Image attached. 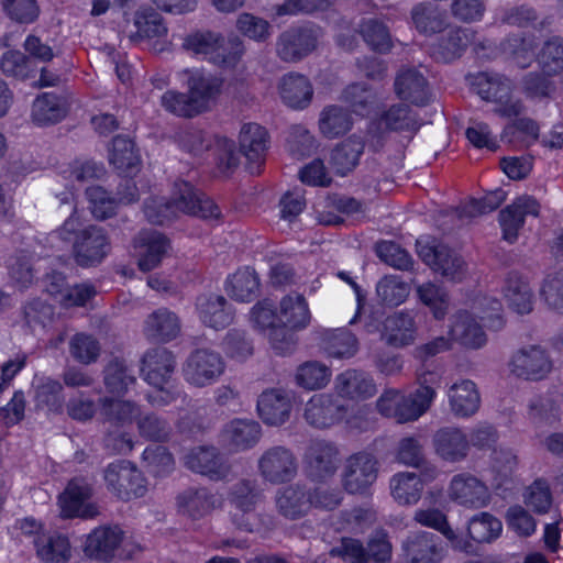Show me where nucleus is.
Segmentation results:
<instances>
[{
  "label": "nucleus",
  "mask_w": 563,
  "mask_h": 563,
  "mask_svg": "<svg viewBox=\"0 0 563 563\" xmlns=\"http://www.w3.org/2000/svg\"><path fill=\"white\" fill-rule=\"evenodd\" d=\"M60 202L70 207V213L64 223L49 234L51 239L71 245V254L78 266L88 268L100 265L111 251L107 230L96 224L82 225L77 217L71 194H65Z\"/></svg>",
  "instance_id": "1"
},
{
  "label": "nucleus",
  "mask_w": 563,
  "mask_h": 563,
  "mask_svg": "<svg viewBox=\"0 0 563 563\" xmlns=\"http://www.w3.org/2000/svg\"><path fill=\"white\" fill-rule=\"evenodd\" d=\"M222 81L202 71H192L188 78L189 92L174 90L162 96V106L179 117L192 118L209 107V102L220 92Z\"/></svg>",
  "instance_id": "2"
},
{
  "label": "nucleus",
  "mask_w": 563,
  "mask_h": 563,
  "mask_svg": "<svg viewBox=\"0 0 563 563\" xmlns=\"http://www.w3.org/2000/svg\"><path fill=\"white\" fill-rule=\"evenodd\" d=\"M472 88L483 100L495 103L494 112L499 117L517 118L525 111L522 101L511 96V84L507 78L479 73L474 77Z\"/></svg>",
  "instance_id": "3"
},
{
  "label": "nucleus",
  "mask_w": 563,
  "mask_h": 563,
  "mask_svg": "<svg viewBox=\"0 0 563 563\" xmlns=\"http://www.w3.org/2000/svg\"><path fill=\"white\" fill-rule=\"evenodd\" d=\"M416 249L421 261L445 279L460 283L465 278V261L448 245L437 243L435 240L418 239Z\"/></svg>",
  "instance_id": "4"
},
{
  "label": "nucleus",
  "mask_w": 563,
  "mask_h": 563,
  "mask_svg": "<svg viewBox=\"0 0 563 563\" xmlns=\"http://www.w3.org/2000/svg\"><path fill=\"white\" fill-rule=\"evenodd\" d=\"M320 35L316 24L290 26L277 36L275 53L285 63H299L317 48Z\"/></svg>",
  "instance_id": "5"
},
{
  "label": "nucleus",
  "mask_w": 563,
  "mask_h": 563,
  "mask_svg": "<svg viewBox=\"0 0 563 563\" xmlns=\"http://www.w3.org/2000/svg\"><path fill=\"white\" fill-rule=\"evenodd\" d=\"M303 462L307 477L323 483L336 473L341 463L340 450L332 441L313 439L306 449Z\"/></svg>",
  "instance_id": "6"
},
{
  "label": "nucleus",
  "mask_w": 563,
  "mask_h": 563,
  "mask_svg": "<svg viewBox=\"0 0 563 563\" xmlns=\"http://www.w3.org/2000/svg\"><path fill=\"white\" fill-rule=\"evenodd\" d=\"M257 471L264 482L272 485L290 483L298 474V460L289 448L274 445L260 456Z\"/></svg>",
  "instance_id": "7"
},
{
  "label": "nucleus",
  "mask_w": 563,
  "mask_h": 563,
  "mask_svg": "<svg viewBox=\"0 0 563 563\" xmlns=\"http://www.w3.org/2000/svg\"><path fill=\"white\" fill-rule=\"evenodd\" d=\"M379 463L369 452L361 451L346 459L342 473V485L352 495L366 494L376 482Z\"/></svg>",
  "instance_id": "8"
},
{
  "label": "nucleus",
  "mask_w": 563,
  "mask_h": 563,
  "mask_svg": "<svg viewBox=\"0 0 563 563\" xmlns=\"http://www.w3.org/2000/svg\"><path fill=\"white\" fill-rule=\"evenodd\" d=\"M169 200L177 216L184 213L203 220H218L221 216L220 208L214 201L186 180L175 183L173 197Z\"/></svg>",
  "instance_id": "9"
},
{
  "label": "nucleus",
  "mask_w": 563,
  "mask_h": 563,
  "mask_svg": "<svg viewBox=\"0 0 563 563\" xmlns=\"http://www.w3.org/2000/svg\"><path fill=\"white\" fill-rule=\"evenodd\" d=\"M93 496L92 485L85 477L70 479L58 497L60 514L64 518L91 519L99 515Z\"/></svg>",
  "instance_id": "10"
},
{
  "label": "nucleus",
  "mask_w": 563,
  "mask_h": 563,
  "mask_svg": "<svg viewBox=\"0 0 563 563\" xmlns=\"http://www.w3.org/2000/svg\"><path fill=\"white\" fill-rule=\"evenodd\" d=\"M108 488L120 499L139 498L146 493L145 479L129 461L111 463L104 471Z\"/></svg>",
  "instance_id": "11"
},
{
  "label": "nucleus",
  "mask_w": 563,
  "mask_h": 563,
  "mask_svg": "<svg viewBox=\"0 0 563 563\" xmlns=\"http://www.w3.org/2000/svg\"><path fill=\"white\" fill-rule=\"evenodd\" d=\"M225 363L220 353L210 349L192 351L185 364L184 375L188 383L205 387L214 383L223 373Z\"/></svg>",
  "instance_id": "12"
},
{
  "label": "nucleus",
  "mask_w": 563,
  "mask_h": 563,
  "mask_svg": "<svg viewBox=\"0 0 563 563\" xmlns=\"http://www.w3.org/2000/svg\"><path fill=\"white\" fill-rule=\"evenodd\" d=\"M346 413L347 406L338 396L324 393L310 398L305 406L303 418L311 427L325 429L342 421Z\"/></svg>",
  "instance_id": "13"
},
{
  "label": "nucleus",
  "mask_w": 563,
  "mask_h": 563,
  "mask_svg": "<svg viewBox=\"0 0 563 563\" xmlns=\"http://www.w3.org/2000/svg\"><path fill=\"white\" fill-rule=\"evenodd\" d=\"M133 246L139 255L140 271L147 273L159 266L170 250V241L156 230L143 229L134 236Z\"/></svg>",
  "instance_id": "14"
},
{
  "label": "nucleus",
  "mask_w": 563,
  "mask_h": 563,
  "mask_svg": "<svg viewBox=\"0 0 563 563\" xmlns=\"http://www.w3.org/2000/svg\"><path fill=\"white\" fill-rule=\"evenodd\" d=\"M275 507L278 515L287 520H299L312 509L310 487L303 483H295L277 489Z\"/></svg>",
  "instance_id": "15"
},
{
  "label": "nucleus",
  "mask_w": 563,
  "mask_h": 563,
  "mask_svg": "<svg viewBox=\"0 0 563 563\" xmlns=\"http://www.w3.org/2000/svg\"><path fill=\"white\" fill-rule=\"evenodd\" d=\"M511 372L529 380L543 379L552 369V362L544 349L531 345L519 350L510 361Z\"/></svg>",
  "instance_id": "16"
},
{
  "label": "nucleus",
  "mask_w": 563,
  "mask_h": 563,
  "mask_svg": "<svg viewBox=\"0 0 563 563\" xmlns=\"http://www.w3.org/2000/svg\"><path fill=\"white\" fill-rule=\"evenodd\" d=\"M474 35L475 32L471 29L449 24L432 44L431 55L437 62L451 63L465 53Z\"/></svg>",
  "instance_id": "17"
},
{
  "label": "nucleus",
  "mask_w": 563,
  "mask_h": 563,
  "mask_svg": "<svg viewBox=\"0 0 563 563\" xmlns=\"http://www.w3.org/2000/svg\"><path fill=\"white\" fill-rule=\"evenodd\" d=\"M291 410V396L284 389H266L258 396L257 413L267 426H283L289 420Z\"/></svg>",
  "instance_id": "18"
},
{
  "label": "nucleus",
  "mask_w": 563,
  "mask_h": 563,
  "mask_svg": "<svg viewBox=\"0 0 563 563\" xmlns=\"http://www.w3.org/2000/svg\"><path fill=\"white\" fill-rule=\"evenodd\" d=\"M267 131L257 123H246L240 131V152L247 159V169L260 175L267 150Z\"/></svg>",
  "instance_id": "19"
},
{
  "label": "nucleus",
  "mask_w": 563,
  "mask_h": 563,
  "mask_svg": "<svg viewBox=\"0 0 563 563\" xmlns=\"http://www.w3.org/2000/svg\"><path fill=\"white\" fill-rule=\"evenodd\" d=\"M450 497L456 504L467 508H482L490 501L487 486L477 477L465 473L452 478Z\"/></svg>",
  "instance_id": "20"
},
{
  "label": "nucleus",
  "mask_w": 563,
  "mask_h": 563,
  "mask_svg": "<svg viewBox=\"0 0 563 563\" xmlns=\"http://www.w3.org/2000/svg\"><path fill=\"white\" fill-rule=\"evenodd\" d=\"M540 203L532 196H520L511 205L499 212V222L504 239L512 243L517 240L519 230L525 224L526 216L538 217Z\"/></svg>",
  "instance_id": "21"
},
{
  "label": "nucleus",
  "mask_w": 563,
  "mask_h": 563,
  "mask_svg": "<svg viewBox=\"0 0 563 563\" xmlns=\"http://www.w3.org/2000/svg\"><path fill=\"white\" fill-rule=\"evenodd\" d=\"M417 324L409 311H397L383 320L382 340L391 347L402 349L417 339Z\"/></svg>",
  "instance_id": "22"
},
{
  "label": "nucleus",
  "mask_w": 563,
  "mask_h": 563,
  "mask_svg": "<svg viewBox=\"0 0 563 563\" xmlns=\"http://www.w3.org/2000/svg\"><path fill=\"white\" fill-rule=\"evenodd\" d=\"M189 470L209 477L212 481L225 478L230 473V465L218 449L199 446L186 456Z\"/></svg>",
  "instance_id": "23"
},
{
  "label": "nucleus",
  "mask_w": 563,
  "mask_h": 563,
  "mask_svg": "<svg viewBox=\"0 0 563 563\" xmlns=\"http://www.w3.org/2000/svg\"><path fill=\"white\" fill-rule=\"evenodd\" d=\"M334 388L338 396L355 401L366 400L377 393L372 376L364 371L354 368L339 374L334 380Z\"/></svg>",
  "instance_id": "24"
},
{
  "label": "nucleus",
  "mask_w": 563,
  "mask_h": 563,
  "mask_svg": "<svg viewBox=\"0 0 563 563\" xmlns=\"http://www.w3.org/2000/svg\"><path fill=\"white\" fill-rule=\"evenodd\" d=\"M196 309L201 322L214 330L227 328L234 318L231 305L221 295L202 294L198 296Z\"/></svg>",
  "instance_id": "25"
},
{
  "label": "nucleus",
  "mask_w": 563,
  "mask_h": 563,
  "mask_svg": "<svg viewBox=\"0 0 563 563\" xmlns=\"http://www.w3.org/2000/svg\"><path fill=\"white\" fill-rule=\"evenodd\" d=\"M142 372L150 385L163 390L175 371V356L166 347L158 346L148 350L142 357Z\"/></svg>",
  "instance_id": "26"
},
{
  "label": "nucleus",
  "mask_w": 563,
  "mask_h": 563,
  "mask_svg": "<svg viewBox=\"0 0 563 563\" xmlns=\"http://www.w3.org/2000/svg\"><path fill=\"white\" fill-rule=\"evenodd\" d=\"M440 538L428 531L410 533L402 542V551L410 563H435L442 556Z\"/></svg>",
  "instance_id": "27"
},
{
  "label": "nucleus",
  "mask_w": 563,
  "mask_h": 563,
  "mask_svg": "<svg viewBox=\"0 0 563 563\" xmlns=\"http://www.w3.org/2000/svg\"><path fill=\"white\" fill-rule=\"evenodd\" d=\"M123 540V531L119 527H99L87 536L84 552L90 559L109 561L115 555Z\"/></svg>",
  "instance_id": "28"
},
{
  "label": "nucleus",
  "mask_w": 563,
  "mask_h": 563,
  "mask_svg": "<svg viewBox=\"0 0 563 563\" xmlns=\"http://www.w3.org/2000/svg\"><path fill=\"white\" fill-rule=\"evenodd\" d=\"M396 95L401 100L422 107L429 103L431 92L426 77L416 68L401 69L394 82Z\"/></svg>",
  "instance_id": "29"
},
{
  "label": "nucleus",
  "mask_w": 563,
  "mask_h": 563,
  "mask_svg": "<svg viewBox=\"0 0 563 563\" xmlns=\"http://www.w3.org/2000/svg\"><path fill=\"white\" fill-rule=\"evenodd\" d=\"M435 453L448 462H460L467 456L470 442L466 434L455 427H444L432 437Z\"/></svg>",
  "instance_id": "30"
},
{
  "label": "nucleus",
  "mask_w": 563,
  "mask_h": 563,
  "mask_svg": "<svg viewBox=\"0 0 563 563\" xmlns=\"http://www.w3.org/2000/svg\"><path fill=\"white\" fill-rule=\"evenodd\" d=\"M143 332L152 342H169L178 336L180 320L175 312L167 308H159L147 316Z\"/></svg>",
  "instance_id": "31"
},
{
  "label": "nucleus",
  "mask_w": 563,
  "mask_h": 563,
  "mask_svg": "<svg viewBox=\"0 0 563 563\" xmlns=\"http://www.w3.org/2000/svg\"><path fill=\"white\" fill-rule=\"evenodd\" d=\"M176 504L179 514L197 520L214 508L216 497L207 487L191 486L177 495Z\"/></svg>",
  "instance_id": "32"
},
{
  "label": "nucleus",
  "mask_w": 563,
  "mask_h": 563,
  "mask_svg": "<svg viewBox=\"0 0 563 563\" xmlns=\"http://www.w3.org/2000/svg\"><path fill=\"white\" fill-rule=\"evenodd\" d=\"M415 519L422 526H427L440 531L451 543V547L460 552L466 554H476V545L466 538L459 536L450 527L446 517L443 512L438 509L418 510L415 515Z\"/></svg>",
  "instance_id": "33"
},
{
  "label": "nucleus",
  "mask_w": 563,
  "mask_h": 563,
  "mask_svg": "<svg viewBox=\"0 0 563 563\" xmlns=\"http://www.w3.org/2000/svg\"><path fill=\"white\" fill-rule=\"evenodd\" d=\"M410 19L417 32L426 36L441 33L449 26L446 12L429 1L415 4Z\"/></svg>",
  "instance_id": "34"
},
{
  "label": "nucleus",
  "mask_w": 563,
  "mask_h": 563,
  "mask_svg": "<svg viewBox=\"0 0 563 563\" xmlns=\"http://www.w3.org/2000/svg\"><path fill=\"white\" fill-rule=\"evenodd\" d=\"M278 88L283 101L294 109L308 107L313 96V89L309 79L298 73L284 75Z\"/></svg>",
  "instance_id": "35"
},
{
  "label": "nucleus",
  "mask_w": 563,
  "mask_h": 563,
  "mask_svg": "<svg viewBox=\"0 0 563 563\" xmlns=\"http://www.w3.org/2000/svg\"><path fill=\"white\" fill-rule=\"evenodd\" d=\"M222 435L232 450L244 451L260 441L262 428L255 420L234 419L225 424Z\"/></svg>",
  "instance_id": "36"
},
{
  "label": "nucleus",
  "mask_w": 563,
  "mask_h": 563,
  "mask_svg": "<svg viewBox=\"0 0 563 563\" xmlns=\"http://www.w3.org/2000/svg\"><path fill=\"white\" fill-rule=\"evenodd\" d=\"M364 148L362 139L354 135L340 142L330 153L331 168L340 176L347 175L358 165Z\"/></svg>",
  "instance_id": "37"
},
{
  "label": "nucleus",
  "mask_w": 563,
  "mask_h": 563,
  "mask_svg": "<svg viewBox=\"0 0 563 563\" xmlns=\"http://www.w3.org/2000/svg\"><path fill=\"white\" fill-rule=\"evenodd\" d=\"M450 407L455 417L468 418L481 406V396L474 382L464 379L454 384L449 390Z\"/></svg>",
  "instance_id": "38"
},
{
  "label": "nucleus",
  "mask_w": 563,
  "mask_h": 563,
  "mask_svg": "<svg viewBox=\"0 0 563 563\" xmlns=\"http://www.w3.org/2000/svg\"><path fill=\"white\" fill-rule=\"evenodd\" d=\"M110 163L120 174L134 176L140 170L141 158L134 142L122 135L112 140V148L109 155Z\"/></svg>",
  "instance_id": "39"
},
{
  "label": "nucleus",
  "mask_w": 563,
  "mask_h": 563,
  "mask_svg": "<svg viewBox=\"0 0 563 563\" xmlns=\"http://www.w3.org/2000/svg\"><path fill=\"white\" fill-rule=\"evenodd\" d=\"M103 384L109 394L123 396L136 382L132 369L124 358L114 356L108 361L103 371Z\"/></svg>",
  "instance_id": "40"
},
{
  "label": "nucleus",
  "mask_w": 563,
  "mask_h": 563,
  "mask_svg": "<svg viewBox=\"0 0 563 563\" xmlns=\"http://www.w3.org/2000/svg\"><path fill=\"white\" fill-rule=\"evenodd\" d=\"M310 318L308 303L302 295L290 294L280 300L278 321L290 329H305L309 324Z\"/></svg>",
  "instance_id": "41"
},
{
  "label": "nucleus",
  "mask_w": 563,
  "mask_h": 563,
  "mask_svg": "<svg viewBox=\"0 0 563 563\" xmlns=\"http://www.w3.org/2000/svg\"><path fill=\"white\" fill-rule=\"evenodd\" d=\"M320 344L330 357L349 358L357 351L356 336L345 328L325 330L321 334Z\"/></svg>",
  "instance_id": "42"
},
{
  "label": "nucleus",
  "mask_w": 563,
  "mask_h": 563,
  "mask_svg": "<svg viewBox=\"0 0 563 563\" xmlns=\"http://www.w3.org/2000/svg\"><path fill=\"white\" fill-rule=\"evenodd\" d=\"M378 128L391 132H416L419 123L416 113L408 104H393L378 119Z\"/></svg>",
  "instance_id": "43"
},
{
  "label": "nucleus",
  "mask_w": 563,
  "mask_h": 563,
  "mask_svg": "<svg viewBox=\"0 0 563 563\" xmlns=\"http://www.w3.org/2000/svg\"><path fill=\"white\" fill-rule=\"evenodd\" d=\"M509 307L519 314L532 311V291L527 282L517 272H510L504 287Z\"/></svg>",
  "instance_id": "44"
},
{
  "label": "nucleus",
  "mask_w": 563,
  "mask_h": 563,
  "mask_svg": "<svg viewBox=\"0 0 563 563\" xmlns=\"http://www.w3.org/2000/svg\"><path fill=\"white\" fill-rule=\"evenodd\" d=\"M264 499V492L256 479L242 478L229 492V501L239 511H254Z\"/></svg>",
  "instance_id": "45"
},
{
  "label": "nucleus",
  "mask_w": 563,
  "mask_h": 563,
  "mask_svg": "<svg viewBox=\"0 0 563 563\" xmlns=\"http://www.w3.org/2000/svg\"><path fill=\"white\" fill-rule=\"evenodd\" d=\"M453 340L468 349H479L486 343L482 327L468 314L460 313L451 327Z\"/></svg>",
  "instance_id": "46"
},
{
  "label": "nucleus",
  "mask_w": 563,
  "mask_h": 563,
  "mask_svg": "<svg viewBox=\"0 0 563 563\" xmlns=\"http://www.w3.org/2000/svg\"><path fill=\"white\" fill-rule=\"evenodd\" d=\"M358 32L374 52L386 54L394 46L388 26L376 18L363 19Z\"/></svg>",
  "instance_id": "47"
},
{
  "label": "nucleus",
  "mask_w": 563,
  "mask_h": 563,
  "mask_svg": "<svg viewBox=\"0 0 563 563\" xmlns=\"http://www.w3.org/2000/svg\"><path fill=\"white\" fill-rule=\"evenodd\" d=\"M134 25L137 31L130 35L133 42L143 38L162 37L167 33L163 16L153 8L137 10L134 13Z\"/></svg>",
  "instance_id": "48"
},
{
  "label": "nucleus",
  "mask_w": 563,
  "mask_h": 563,
  "mask_svg": "<svg viewBox=\"0 0 563 563\" xmlns=\"http://www.w3.org/2000/svg\"><path fill=\"white\" fill-rule=\"evenodd\" d=\"M66 113V108L54 93L45 92L38 96L32 106V119L37 125L55 124L63 120Z\"/></svg>",
  "instance_id": "49"
},
{
  "label": "nucleus",
  "mask_w": 563,
  "mask_h": 563,
  "mask_svg": "<svg viewBox=\"0 0 563 563\" xmlns=\"http://www.w3.org/2000/svg\"><path fill=\"white\" fill-rule=\"evenodd\" d=\"M391 495L401 505L418 503L423 489V482L416 473H398L390 481Z\"/></svg>",
  "instance_id": "50"
},
{
  "label": "nucleus",
  "mask_w": 563,
  "mask_h": 563,
  "mask_svg": "<svg viewBox=\"0 0 563 563\" xmlns=\"http://www.w3.org/2000/svg\"><path fill=\"white\" fill-rule=\"evenodd\" d=\"M224 36L210 30H197L186 35L183 48L194 55H209L223 49Z\"/></svg>",
  "instance_id": "51"
},
{
  "label": "nucleus",
  "mask_w": 563,
  "mask_h": 563,
  "mask_svg": "<svg viewBox=\"0 0 563 563\" xmlns=\"http://www.w3.org/2000/svg\"><path fill=\"white\" fill-rule=\"evenodd\" d=\"M503 530L501 521L489 512H481L468 520L467 537L476 543H490Z\"/></svg>",
  "instance_id": "52"
},
{
  "label": "nucleus",
  "mask_w": 563,
  "mask_h": 563,
  "mask_svg": "<svg viewBox=\"0 0 563 563\" xmlns=\"http://www.w3.org/2000/svg\"><path fill=\"white\" fill-rule=\"evenodd\" d=\"M331 378V369L318 362L308 361L296 369L295 382L297 386L306 390H318L324 388Z\"/></svg>",
  "instance_id": "53"
},
{
  "label": "nucleus",
  "mask_w": 563,
  "mask_h": 563,
  "mask_svg": "<svg viewBox=\"0 0 563 563\" xmlns=\"http://www.w3.org/2000/svg\"><path fill=\"white\" fill-rule=\"evenodd\" d=\"M100 413L106 421L114 424L130 423L136 420L140 408L130 400H121L112 397H102L99 399Z\"/></svg>",
  "instance_id": "54"
},
{
  "label": "nucleus",
  "mask_w": 563,
  "mask_h": 563,
  "mask_svg": "<svg viewBox=\"0 0 563 563\" xmlns=\"http://www.w3.org/2000/svg\"><path fill=\"white\" fill-rule=\"evenodd\" d=\"M260 279L254 269H239L228 282V294L239 301H251L256 297Z\"/></svg>",
  "instance_id": "55"
},
{
  "label": "nucleus",
  "mask_w": 563,
  "mask_h": 563,
  "mask_svg": "<svg viewBox=\"0 0 563 563\" xmlns=\"http://www.w3.org/2000/svg\"><path fill=\"white\" fill-rule=\"evenodd\" d=\"M319 125L324 136L333 139L350 131L352 118L347 109L335 104L329 106L322 111Z\"/></svg>",
  "instance_id": "56"
},
{
  "label": "nucleus",
  "mask_w": 563,
  "mask_h": 563,
  "mask_svg": "<svg viewBox=\"0 0 563 563\" xmlns=\"http://www.w3.org/2000/svg\"><path fill=\"white\" fill-rule=\"evenodd\" d=\"M37 555L45 562L64 563L70 558V544L67 537L53 534L35 541Z\"/></svg>",
  "instance_id": "57"
},
{
  "label": "nucleus",
  "mask_w": 563,
  "mask_h": 563,
  "mask_svg": "<svg viewBox=\"0 0 563 563\" xmlns=\"http://www.w3.org/2000/svg\"><path fill=\"white\" fill-rule=\"evenodd\" d=\"M136 426L140 435L152 442H166L172 434L170 423L163 417L154 413H139Z\"/></svg>",
  "instance_id": "58"
},
{
  "label": "nucleus",
  "mask_w": 563,
  "mask_h": 563,
  "mask_svg": "<svg viewBox=\"0 0 563 563\" xmlns=\"http://www.w3.org/2000/svg\"><path fill=\"white\" fill-rule=\"evenodd\" d=\"M343 100L350 104L353 112L360 115H366L376 103V96L369 86L356 82L344 89Z\"/></svg>",
  "instance_id": "59"
},
{
  "label": "nucleus",
  "mask_w": 563,
  "mask_h": 563,
  "mask_svg": "<svg viewBox=\"0 0 563 563\" xmlns=\"http://www.w3.org/2000/svg\"><path fill=\"white\" fill-rule=\"evenodd\" d=\"M0 69L5 76L21 80L34 77L32 59L20 51H8L0 59Z\"/></svg>",
  "instance_id": "60"
},
{
  "label": "nucleus",
  "mask_w": 563,
  "mask_h": 563,
  "mask_svg": "<svg viewBox=\"0 0 563 563\" xmlns=\"http://www.w3.org/2000/svg\"><path fill=\"white\" fill-rule=\"evenodd\" d=\"M539 64L548 76L558 75L563 70V38L553 36L544 42L539 54Z\"/></svg>",
  "instance_id": "61"
},
{
  "label": "nucleus",
  "mask_w": 563,
  "mask_h": 563,
  "mask_svg": "<svg viewBox=\"0 0 563 563\" xmlns=\"http://www.w3.org/2000/svg\"><path fill=\"white\" fill-rule=\"evenodd\" d=\"M417 295L419 300L431 309L435 319L444 317L449 306V297L443 288L428 282L417 287Z\"/></svg>",
  "instance_id": "62"
},
{
  "label": "nucleus",
  "mask_w": 563,
  "mask_h": 563,
  "mask_svg": "<svg viewBox=\"0 0 563 563\" xmlns=\"http://www.w3.org/2000/svg\"><path fill=\"white\" fill-rule=\"evenodd\" d=\"M500 21L508 25L518 27H544L547 20L539 22L538 12L528 4L514 5L501 11Z\"/></svg>",
  "instance_id": "63"
},
{
  "label": "nucleus",
  "mask_w": 563,
  "mask_h": 563,
  "mask_svg": "<svg viewBox=\"0 0 563 563\" xmlns=\"http://www.w3.org/2000/svg\"><path fill=\"white\" fill-rule=\"evenodd\" d=\"M376 254L384 263L400 271H410L413 266L411 255L393 241L378 242Z\"/></svg>",
  "instance_id": "64"
}]
</instances>
